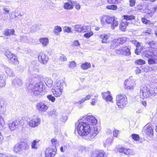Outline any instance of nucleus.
Returning a JSON list of instances; mask_svg holds the SVG:
<instances>
[{
	"label": "nucleus",
	"instance_id": "21",
	"mask_svg": "<svg viewBox=\"0 0 157 157\" xmlns=\"http://www.w3.org/2000/svg\"><path fill=\"white\" fill-rule=\"evenodd\" d=\"M128 25V22L124 20H123L120 23V29L121 31H124Z\"/></svg>",
	"mask_w": 157,
	"mask_h": 157
},
{
	"label": "nucleus",
	"instance_id": "57",
	"mask_svg": "<svg viewBox=\"0 0 157 157\" xmlns=\"http://www.w3.org/2000/svg\"><path fill=\"white\" fill-rule=\"evenodd\" d=\"M47 98L49 100L51 101L52 102H54L55 100V97L52 96L51 95H48Z\"/></svg>",
	"mask_w": 157,
	"mask_h": 157
},
{
	"label": "nucleus",
	"instance_id": "42",
	"mask_svg": "<svg viewBox=\"0 0 157 157\" xmlns=\"http://www.w3.org/2000/svg\"><path fill=\"white\" fill-rule=\"evenodd\" d=\"M124 19L125 21L131 20L135 19V17L133 15H125L123 16Z\"/></svg>",
	"mask_w": 157,
	"mask_h": 157
},
{
	"label": "nucleus",
	"instance_id": "30",
	"mask_svg": "<svg viewBox=\"0 0 157 157\" xmlns=\"http://www.w3.org/2000/svg\"><path fill=\"white\" fill-rule=\"evenodd\" d=\"M20 38L21 41L24 42H28L30 40V37L29 36H27L25 35L20 36Z\"/></svg>",
	"mask_w": 157,
	"mask_h": 157
},
{
	"label": "nucleus",
	"instance_id": "47",
	"mask_svg": "<svg viewBox=\"0 0 157 157\" xmlns=\"http://www.w3.org/2000/svg\"><path fill=\"white\" fill-rule=\"evenodd\" d=\"M106 8L108 9L116 10L117 9V7L116 5H112L107 6Z\"/></svg>",
	"mask_w": 157,
	"mask_h": 157
},
{
	"label": "nucleus",
	"instance_id": "3",
	"mask_svg": "<svg viewBox=\"0 0 157 157\" xmlns=\"http://www.w3.org/2000/svg\"><path fill=\"white\" fill-rule=\"evenodd\" d=\"M44 84L40 82L34 85L30 84L28 87V92L32 95L37 96L40 94L43 91Z\"/></svg>",
	"mask_w": 157,
	"mask_h": 157
},
{
	"label": "nucleus",
	"instance_id": "54",
	"mask_svg": "<svg viewBox=\"0 0 157 157\" xmlns=\"http://www.w3.org/2000/svg\"><path fill=\"white\" fill-rule=\"evenodd\" d=\"M60 60L62 61H67V58L66 56L63 54H61L59 57Z\"/></svg>",
	"mask_w": 157,
	"mask_h": 157
},
{
	"label": "nucleus",
	"instance_id": "12",
	"mask_svg": "<svg viewBox=\"0 0 157 157\" xmlns=\"http://www.w3.org/2000/svg\"><path fill=\"white\" fill-rule=\"evenodd\" d=\"M127 38L126 37H122L115 39L112 41L111 45V48L114 49L118 44H122L124 43L127 41Z\"/></svg>",
	"mask_w": 157,
	"mask_h": 157
},
{
	"label": "nucleus",
	"instance_id": "53",
	"mask_svg": "<svg viewBox=\"0 0 157 157\" xmlns=\"http://www.w3.org/2000/svg\"><path fill=\"white\" fill-rule=\"evenodd\" d=\"M5 81L1 76H0V87H2L5 85Z\"/></svg>",
	"mask_w": 157,
	"mask_h": 157
},
{
	"label": "nucleus",
	"instance_id": "16",
	"mask_svg": "<svg viewBox=\"0 0 157 157\" xmlns=\"http://www.w3.org/2000/svg\"><path fill=\"white\" fill-rule=\"evenodd\" d=\"M40 119L37 117L33 118L28 122L29 126L31 127L34 128L37 127L40 123Z\"/></svg>",
	"mask_w": 157,
	"mask_h": 157
},
{
	"label": "nucleus",
	"instance_id": "7",
	"mask_svg": "<svg viewBox=\"0 0 157 157\" xmlns=\"http://www.w3.org/2000/svg\"><path fill=\"white\" fill-rule=\"evenodd\" d=\"M79 121L87 123L90 126V125H95L98 122L97 119L90 113H88L86 115L81 117L80 120L78 121Z\"/></svg>",
	"mask_w": 157,
	"mask_h": 157
},
{
	"label": "nucleus",
	"instance_id": "61",
	"mask_svg": "<svg viewBox=\"0 0 157 157\" xmlns=\"http://www.w3.org/2000/svg\"><path fill=\"white\" fill-rule=\"evenodd\" d=\"M107 2L109 3H118V0H108Z\"/></svg>",
	"mask_w": 157,
	"mask_h": 157
},
{
	"label": "nucleus",
	"instance_id": "5",
	"mask_svg": "<svg viewBox=\"0 0 157 157\" xmlns=\"http://www.w3.org/2000/svg\"><path fill=\"white\" fill-rule=\"evenodd\" d=\"M157 94V92L151 91L150 87L149 85H144L140 90V95L141 98H152L155 94Z\"/></svg>",
	"mask_w": 157,
	"mask_h": 157
},
{
	"label": "nucleus",
	"instance_id": "31",
	"mask_svg": "<svg viewBox=\"0 0 157 157\" xmlns=\"http://www.w3.org/2000/svg\"><path fill=\"white\" fill-rule=\"evenodd\" d=\"M124 153L127 155H134L135 154V151H134L130 149H124Z\"/></svg>",
	"mask_w": 157,
	"mask_h": 157
},
{
	"label": "nucleus",
	"instance_id": "43",
	"mask_svg": "<svg viewBox=\"0 0 157 157\" xmlns=\"http://www.w3.org/2000/svg\"><path fill=\"white\" fill-rule=\"evenodd\" d=\"M135 63L137 65H142L145 63V62L144 60L142 59H138L135 61Z\"/></svg>",
	"mask_w": 157,
	"mask_h": 157
},
{
	"label": "nucleus",
	"instance_id": "49",
	"mask_svg": "<svg viewBox=\"0 0 157 157\" xmlns=\"http://www.w3.org/2000/svg\"><path fill=\"white\" fill-rule=\"evenodd\" d=\"M94 156V157H104V153L99 151H97Z\"/></svg>",
	"mask_w": 157,
	"mask_h": 157
},
{
	"label": "nucleus",
	"instance_id": "18",
	"mask_svg": "<svg viewBox=\"0 0 157 157\" xmlns=\"http://www.w3.org/2000/svg\"><path fill=\"white\" fill-rule=\"evenodd\" d=\"M38 58L39 61L44 64L46 63L48 59V56L43 52L39 54Z\"/></svg>",
	"mask_w": 157,
	"mask_h": 157
},
{
	"label": "nucleus",
	"instance_id": "56",
	"mask_svg": "<svg viewBox=\"0 0 157 157\" xmlns=\"http://www.w3.org/2000/svg\"><path fill=\"white\" fill-rule=\"evenodd\" d=\"M76 66V63L74 61H72L69 62V67L70 68H73Z\"/></svg>",
	"mask_w": 157,
	"mask_h": 157
},
{
	"label": "nucleus",
	"instance_id": "25",
	"mask_svg": "<svg viewBox=\"0 0 157 157\" xmlns=\"http://www.w3.org/2000/svg\"><path fill=\"white\" fill-rule=\"evenodd\" d=\"M135 44H136V48L135 50V52L137 55L139 54L141 50V47L140 46V44L139 43L137 42V41H133L132 42Z\"/></svg>",
	"mask_w": 157,
	"mask_h": 157
},
{
	"label": "nucleus",
	"instance_id": "37",
	"mask_svg": "<svg viewBox=\"0 0 157 157\" xmlns=\"http://www.w3.org/2000/svg\"><path fill=\"white\" fill-rule=\"evenodd\" d=\"M91 66L90 63L86 62L81 64V67L83 70H85L90 68Z\"/></svg>",
	"mask_w": 157,
	"mask_h": 157
},
{
	"label": "nucleus",
	"instance_id": "51",
	"mask_svg": "<svg viewBox=\"0 0 157 157\" xmlns=\"http://www.w3.org/2000/svg\"><path fill=\"white\" fill-rule=\"evenodd\" d=\"M137 9L139 10L140 12L142 13H145V8L143 7L142 5H139L137 6Z\"/></svg>",
	"mask_w": 157,
	"mask_h": 157
},
{
	"label": "nucleus",
	"instance_id": "24",
	"mask_svg": "<svg viewBox=\"0 0 157 157\" xmlns=\"http://www.w3.org/2000/svg\"><path fill=\"white\" fill-rule=\"evenodd\" d=\"M44 81L48 87H50L52 86L53 81L51 78L48 77H45Z\"/></svg>",
	"mask_w": 157,
	"mask_h": 157
},
{
	"label": "nucleus",
	"instance_id": "22",
	"mask_svg": "<svg viewBox=\"0 0 157 157\" xmlns=\"http://www.w3.org/2000/svg\"><path fill=\"white\" fill-rule=\"evenodd\" d=\"M113 137L112 136L108 137L104 142V146L107 147L111 145L113 142Z\"/></svg>",
	"mask_w": 157,
	"mask_h": 157
},
{
	"label": "nucleus",
	"instance_id": "2",
	"mask_svg": "<svg viewBox=\"0 0 157 157\" xmlns=\"http://www.w3.org/2000/svg\"><path fill=\"white\" fill-rule=\"evenodd\" d=\"M143 56L148 58L149 64H154L157 63V49L156 48L151 47L147 48Z\"/></svg>",
	"mask_w": 157,
	"mask_h": 157
},
{
	"label": "nucleus",
	"instance_id": "26",
	"mask_svg": "<svg viewBox=\"0 0 157 157\" xmlns=\"http://www.w3.org/2000/svg\"><path fill=\"white\" fill-rule=\"evenodd\" d=\"M15 31L13 29H6L3 32V34L5 36H10L12 34H14Z\"/></svg>",
	"mask_w": 157,
	"mask_h": 157
},
{
	"label": "nucleus",
	"instance_id": "38",
	"mask_svg": "<svg viewBox=\"0 0 157 157\" xmlns=\"http://www.w3.org/2000/svg\"><path fill=\"white\" fill-rule=\"evenodd\" d=\"M39 142L36 140H34L31 143V146L32 149H36L38 148L37 143Z\"/></svg>",
	"mask_w": 157,
	"mask_h": 157
},
{
	"label": "nucleus",
	"instance_id": "9",
	"mask_svg": "<svg viewBox=\"0 0 157 157\" xmlns=\"http://www.w3.org/2000/svg\"><path fill=\"white\" fill-rule=\"evenodd\" d=\"M29 148V145L26 142H21L17 144L13 149V151L19 154L20 153L23 151L28 149Z\"/></svg>",
	"mask_w": 157,
	"mask_h": 157
},
{
	"label": "nucleus",
	"instance_id": "50",
	"mask_svg": "<svg viewBox=\"0 0 157 157\" xmlns=\"http://www.w3.org/2000/svg\"><path fill=\"white\" fill-rule=\"evenodd\" d=\"M132 137L133 140L136 141H138L139 140L140 137L138 135L133 134L131 135Z\"/></svg>",
	"mask_w": 157,
	"mask_h": 157
},
{
	"label": "nucleus",
	"instance_id": "36",
	"mask_svg": "<svg viewBox=\"0 0 157 157\" xmlns=\"http://www.w3.org/2000/svg\"><path fill=\"white\" fill-rule=\"evenodd\" d=\"M9 61L10 63L14 64H17L18 63V61L16 56H13V57Z\"/></svg>",
	"mask_w": 157,
	"mask_h": 157
},
{
	"label": "nucleus",
	"instance_id": "13",
	"mask_svg": "<svg viewBox=\"0 0 157 157\" xmlns=\"http://www.w3.org/2000/svg\"><path fill=\"white\" fill-rule=\"evenodd\" d=\"M135 82L133 79L129 78L126 80L124 82V88L128 90H133L135 86Z\"/></svg>",
	"mask_w": 157,
	"mask_h": 157
},
{
	"label": "nucleus",
	"instance_id": "8",
	"mask_svg": "<svg viewBox=\"0 0 157 157\" xmlns=\"http://www.w3.org/2000/svg\"><path fill=\"white\" fill-rule=\"evenodd\" d=\"M116 102L117 105L120 108H123L127 104V99L124 94H118L116 96Z\"/></svg>",
	"mask_w": 157,
	"mask_h": 157
},
{
	"label": "nucleus",
	"instance_id": "52",
	"mask_svg": "<svg viewBox=\"0 0 157 157\" xmlns=\"http://www.w3.org/2000/svg\"><path fill=\"white\" fill-rule=\"evenodd\" d=\"M88 150V148L82 146H80L79 147V151L80 152H84Z\"/></svg>",
	"mask_w": 157,
	"mask_h": 157
},
{
	"label": "nucleus",
	"instance_id": "45",
	"mask_svg": "<svg viewBox=\"0 0 157 157\" xmlns=\"http://www.w3.org/2000/svg\"><path fill=\"white\" fill-rule=\"evenodd\" d=\"M5 122L3 118L0 115V130L3 129Z\"/></svg>",
	"mask_w": 157,
	"mask_h": 157
},
{
	"label": "nucleus",
	"instance_id": "48",
	"mask_svg": "<svg viewBox=\"0 0 157 157\" xmlns=\"http://www.w3.org/2000/svg\"><path fill=\"white\" fill-rule=\"evenodd\" d=\"M93 34V32L92 31H90L89 32H88L85 33L84 35V36L86 38H89L90 36H92Z\"/></svg>",
	"mask_w": 157,
	"mask_h": 157
},
{
	"label": "nucleus",
	"instance_id": "27",
	"mask_svg": "<svg viewBox=\"0 0 157 157\" xmlns=\"http://www.w3.org/2000/svg\"><path fill=\"white\" fill-rule=\"evenodd\" d=\"M63 7L65 9L67 10H71L73 8V5L68 2L64 3Z\"/></svg>",
	"mask_w": 157,
	"mask_h": 157
},
{
	"label": "nucleus",
	"instance_id": "55",
	"mask_svg": "<svg viewBox=\"0 0 157 157\" xmlns=\"http://www.w3.org/2000/svg\"><path fill=\"white\" fill-rule=\"evenodd\" d=\"M142 70L146 72H148L150 71V67L147 65L143 67Z\"/></svg>",
	"mask_w": 157,
	"mask_h": 157
},
{
	"label": "nucleus",
	"instance_id": "4",
	"mask_svg": "<svg viewBox=\"0 0 157 157\" xmlns=\"http://www.w3.org/2000/svg\"><path fill=\"white\" fill-rule=\"evenodd\" d=\"M101 22L102 25H105V23L111 24V27L112 29H114L118 25V21L116 18L113 17L106 15L102 17L101 18Z\"/></svg>",
	"mask_w": 157,
	"mask_h": 157
},
{
	"label": "nucleus",
	"instance_id": "28",
	"mask_svg": "<svg viewBox=\"0 0 157 157\" xmlns=\"http://www.w3.org/2000/svg\"><path fill=\"white\" fill-rule=\"evenodd\" d=\"M29 67L30 70H32V71L35 72H38L39 71V67L37 63H36L35 62L33 63Z\"/></svg>",
	"mask_w": 157,
	"mask_h": 157
},
{
	"label": "nucleus",
	"instance_id": "15",
	"mask_svg": "<svg viewBox=\"0 0 157 157\" xmlns=\"http://www.w3.org/2000/svg\"><path fill=\"white\" fill-rule=\"evenodd\" d=\"M48 106L44 102H38L36 105V108L40 112H44L48 109Z\"/></svg>",
	"mask_w": 157,
	"mask_h": 157
},
{
	"label": "nucleus",
	"instance_id": "29",
	"mask_svg": "<svg viewBox=\"0 0 157 157\" xmlns=\"http://www.w3.org/2000/svg\"><path fill=\"white\" fill-rule=\"evenodd\" d=\"M4 68L6 73L10 76H14V74L12 70L7 66H4Z\"/></svg>",
	"mask_w": 157,
	"mask_h": 157
},
{
	"label": "nucleus",
	"instance_id": "39",
	"mask_svg": "<svg viewBox=\"0 0 157 157\" xmlns=\"http://www.w3.org/2000/svg\"><path fill=\"white\" fill-rule=\"evenodd\" d=\"M92 95V94H89L85 96V98H82L81 100H80L79 101V102L81 104L83 103L85 101L89 99L90 98V97Z\"/></svg>",
	"mask_w": 157,
	"mask_h": 157
},
{
	"label": "nucleus",
	"instance_id": "33",
	"mask_svg": "<svg viewBox=\"0 0 157 157\" xmlns=\"http://www.w3.org/2000/svg\"><path fill=\"white\" fill-rule=\"evenodd\" d=\"M67 1L73 5V6H75V8L78 10L80 9V6L77 2L71 0H67Z\"/></svg>",
	"mask_w": 157,
	"mask_h": 157
},
{
	"label": "nucleus",
	"instance_id": "11",
	"mask_svg": "<svg viewBox=\"0 0 157 157\" xmlns=\"http://www.w3.org/2000/svg\"><path fill=\"white\" fill-rule=\"evenodd\" d=\"M24 124L23 120L18 119L12 122L11 123L9 124V126L11 130H14L17 128H18L20 126Z\"/></svg>",
	"mask_w": 157,
	"mask_h": 157
},
{
	"label": "nucleus",
	"instance_id": "64",
	"mask_svg": "<svg viewBox=\"0 0 157 157\" xmlns=\"http://www.w3.org/2000/svg\"><path fill=\"white\" fill-rule=\"evenodd\" d=\"M79 45V43L78 40L74 41L73 43V45L75 46H78Z\"/></svg>",
	"mask_w": 157,
	"mask_h": 157
},
{
	"label": "nucleus",
	"instance_id": "17",
	"mask_svg": "<svg viewBox=\"0 0 157 157\" xmlns=\"http://www.w3.org/2000/svg\"><path fill=\"white\" fill-rule=\"evenodd\" d=\"M154 127L151 124H148L144 127L143 131L147 135H150L153 134Z\"/></svg>",
	"mask_w": 157,
	"mask_h": 157
},
{
	"label": "nucleus",
	"instance_id": "6",
	"mask_svg": "<svg viewBox=\"0 0 157 157\" xmlns=\"http://www.w3.org/2000/svg\"><path fill=\"white\" fill-rule=\"evenodd\" d=\"M64 82L63 80L57 81L55 83L52 91L53 95L56 97H59L62 94Z\"/></svg>",
	"mask_w": 157,
	"mask_h": 157
},
{
	"label": "nucleus",
	"instance_id": "34",
	"mask_svg": "<svg viewBox=\"0 0 157 157\" xmlns=\"http://www.w3.org/2000/svg\"><path fill=\"white\" fill-rule=\"evenodd\" d=\"M5 55L6 57L8 59V61L12 58V57H13V56H15L13 54H12L8 50H6L5 51Z\"/></svg>",
	"mask_w": 157,
	"mask_h": 157
},
{
	"label": "nucleus",
	"instance_id": "58",
	"mask_svg": "<svg viewBox=\"0 0 157 157\" xmlns=\"http://www.w3.org/2000/svg\"><path fill=\"white\" fill-rule=\"evenodd\" d=\"M35 77L40 81H44V78H43V76L40 75H36Z\"/></svg>",
	"mask_w": 157,
	"mask_h": 157
},
{
	"label": "nucleus",
	"instance_id": "19",
	"mask_svg": "<svg viewBox=\"0 0 157 157\" xmlns=\"http://www.w3.org/2000/svg\"><path fill=\"white\" fill-rule=\"evenodd\" d=\"M110 92L108 91L106 92L102 93L101 94L103 98L107 101L112 102V97L110 95Z\"/></svg>",
	"mask_w": 157,
	"mask_h": 157
},
{
	"label": "nucleus",
	"instance_id": "60",
	"mask_svg": "<svg viewBox=\"0 0 157 157\" xmlns=\"http://www.w3.org/2000/svg\"><path fill=\"white\" fill-rule=\"evenodd\" d=\"M129 2H130V6H131L133 7L135 6L136 3L135 0H129Z\"/></svg>",
	"mask_w": 157,
	"mask_h": 157
},
{
	"label": "nucleus",
	"instance_id": "46",
	"mask_svg": "<svg viewBox=\"0 0 157 157\" xmlns=\"http://www.w3.org/2000/svg\"><path fill=\"white\" fill-rule=\"evenodd\" d=\"M82 25H76L74 28L75 30L78 32H81Z\"/></svg>",
	"mask_w": 157,
	"mask_h": 157
},
{
	"label": "nucleus",
	"instance_id": "32",
	"mask_svg": "<svg viewBox=\"0 0 157 157\" xmlns=\"http://www.w3.org/2000/svg\"><path fill=\"white\" fill-rule=\"evenodd\" d=\"M39 41L44 47L46 46L49 43L48 39L46 38H41Z\"/></svg>",
	"mask_w": 157,
	"mask_h": 157
},
{
	"label": "nucleus",
	"instance_id": "14",
	"mask_svg": "<svg viewBox=\"0 0 157 157\" xmlns=\"http://www.w3.org/2000/svg\"><path fill=\"white\" fill-rule=\"evenodd\" d=\"M56 148L55 147H49L47 148L45 151L46 157H54L56 154Z\"/></svg>",
	"mask_w": 157,
	"mask_h": 157
},
{
	"label": "nucleus",
	"instance_id": "10",
	"mask_svg": "<svg viewBox=\"0 0 157 157\" xmlns=\"http://www.w3.org/2000/svg\"><path fill=\"white\" fill-rule=\"evenodd\" d=\"M114 52L117 54L128 56L131 55L130 49L126 46L121 47L114 50Z\"/></svg>",
	"mask_w": 157,
	"mask_h": 157
},
{
	"label": "nucleus",
	"instance_id": "20",
	"mask_svg": "<svg viewBox=\"0 0 157 157\" xmlns=\"http://www.w3.org/2000/svg\"><path fill=\"white\" fill-rule=\"evenodd\" d=\"M110 37L109 34H104L101 35L100 38L101 39V42L103 43H107L108 42V40Z\"/></svg>",
	"mask_w": 157,
	"mask_h": 157
},
{
	"label": "nucleus",
	"instance_id": "59",
	"mask_svg": "<svg viewBox=\"0 0 157 157\" xmlns=\"http://www.w3.org/2000/svg\"><path fill=\"white\" fill-rule=\"evenodd\" d=\"M60 119V120L61 121H62L65 122H66L67 121V117L65 115H63L61 116V118Z\"/></svg>",
	"mask_w": 157,
	"mask_h": 157
},
{
	"label": "nucleus",
	"instance_id": "1",
	"mask_svg": "<svg viewBox=\"0 0 157 157\" xmlns=\"http://www.w3.org/2000/svg\"><path fill=\"white\" fill-rule=\"evenodd\" d=\"M75 124V130L78 134L87 140H91L94 139L100 130L97 126L91 127L87 123L84 122L77 121Z\"/></svg>",
	"mask_w": 157,
	"mask_h": 157
},
{
	"label": "nucleus",
	"instance_id": "40",
	"mask_svg": "<svg viewBox=\"0 0 157 157\" xmlns=\"http://www.w3.org/2000/svg\"><path fill=\"white\" fill-rule=\"evenodd\" d=\"M141 21L143 23L145 24H153L155 23L154 22H151L144 18H142Z\"/></svg>",
	"mask_w": 157,
	"mask_h": 157
},
{
	"label": "nucleus",
	"instance_id": "35",
	"mask_svg": "<svg viewBox=\"0 0 157 157\" xmlns=\"http://www.w3.org/2000/svg\"><path fill=\"white\" fill-rule=\"evenodd\" d=\"M62 30V28L60 26H56L54 27L53 32L55 35H58Z\"/></svg>",
	"mask_w": 157,
	"mask_h": 157
},
{
	"label": "nucleus",
	"instance_id": "41",
	"mask_svg": "<svg viewBox=\"0 0 157 157\" xmlns=\"http://www.w3.org/2000/svg\"><path fill=\"white\" fill-rule=\"evenodd\" d=\"M82 31L81 32H87L90 30V28L88 26H83L82 25Z\"/></svg>",
	"mask_w": 157,
	"mask_h": 157
},
{
	"label": "nucleus",
	"instance_id": "62",
	"mask_svg": "<svg viewBox=\"0 0 157 157\" xmlns=\"http://www.w3.org/2000/svg\"><path fill=\"white\" fill-rule=\"evenodd\" d=\"M151 150L154 153H157V146H153L151 149Z\"/></svg>",
	"mask_w": 157,
	"mask_h": 157
},
{
	"label": "nucleus",
	"instance_id": "23",
	"mask_svg": "<svg viewBox=\"0 0 157 157\" xmlns=\"http://www.w3.org/2000/svg\"><path fill=\"white\" fill-rule=\"evenodd\" d=\"M12 83L13 85L16 86H21L22 84V80L18 78H15L12 81Z\"/></svg>",
	"mask_w": 157,
	"mask_h": 157
},
{
	"label": "nucleus",
	"instance_id": "63",
	"mask_svg": "<svg viewBox=\"0 0 157 157\" xmlns=\"http://www.w3.org/2000/svg\"><path fill=\"white\" fill-rule=\"evenodd\" d=\"M64 31L65 32L69 33L71 31V29L70 28L67 27H65L64 28Z\"/></svg>",
	"mask_w": 157,
	"mask_h": 157
},
{
	"label": "nucleus",
	"instance_id": "44",
	"mask_svg": "<svg viewBox=\"0 0 157 157\" xmlns=\"http://www.w3.org/2000/svg\"><path fill=\"white\" fill-rule=\"evenodd\" d=\"M51 142L53 145L52 146V147L54 148V147H55L56 148V146H57L59 145V143L58 141L56 139H53L51 140Z\"/></svg>",
	"mask_w": 157,
	"mask_h": 157
}]
</instances>
